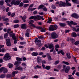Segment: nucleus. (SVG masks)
Returning a JSON list of instances; mask_svg holds the SVG:
<instances>
[{"label":"nucleus","instance_id":"79ce46f5","mask_svg":"<svg viewBox=\"0 0 79 79\" xmlns=\"http://www.w3.org/2000/svg\"><path fill=\"white\" fill-rule=\"evenodd\" d=\"M13 40H14V44H16V43H17V38L16 37L13 39Z\"/></svg>","mask_w":79,"mask_h":79},{"label":"nucleus","instance_id":"680f3d73","mask_svg":"<svg viewBox=\"0 0 79 79\" xmlns=\"http://www.w3.org/2000/svg\"><path fill=\"white\" fill-rule=\"evenodd\" d=\"M9 10H10V8L9 7H7L6 10V12H8L9 11Z\"/></svg>","mask_w":79,"mask_h":79},{"label":"nucleus","instance_id":"a19ab883","mask_svg":"<svg viewBox=\"0 0 79 79\" xmlns=\"http://www.w3.org/2000/svg\"><path fill=\"white\" fill-rule=\"evenodd\" d=\"M19 27V24H15L14 26V28H18Z\"/></svg>","mask_w":79,"mask_h":79},{"label":"nucleus","instance_id":"5701e85b","mask_svg":"<svg viewBox=\"0 0 79 79\" xmlns=\"http://www.w3.org/2000/svg\"><path fill=\"white\" fill-rule=\"evenodd\" d=\"M48 48H49V49H51V48H54L53 47H54L53 44H52V43H51L50 44H49L48 45Z\"/></svg>","mask_w":79,"mask_h":79},{"label":"nucleus","instance_id":"f704fd0d","mask_svg":"<svg viewBox=\"0 0 79 79\" xmlns=\"http://www.w3.org/2000/svg\"><path fill=\"white\" fill-rule=\"evenodd\" d=\"M5 17H6V16L5 15H0V21L2 19H3L4 18H5Z\"/></svg>","mask_w":79,"mask_h":79},{"label":"nucleus","instance_id":"3c124183","mask_svg":"<svg viewBox=\"0 0 79 79\" xmlns=\"http://www.w3.org/2000/svg\"><path fill=\"white\" fill-rule=\"evenodd\" d=\"M79 44V41H77L76 42H75L74 43V44L75 45H77Z\"/></svg>","mask_w":79,"mask_h":79},{"label":"nucleus","instance_id":"774afa93","mask_svg":"<svg viewBox=\"0 0 79 79\" xmlns=\"http://www.w3.org/2000/svg\"><path fill=\"white\" fill-rule=\"evenodd\" d=\"M69 31H70L69 30H66L65 31V33H69Z\"/></svg>","mask_w":79,"mask_h":79},{"label":"nucleus","instance_id":"c85d7f7f","mask_svg":"<svg viewBox=\"0 0 79 79\" xmlns=\"http://www.w3.org/2000/svg\"><path fill=\"white\" fill-rule=\"evenodd\" d=\"M52 26L54 29H55V30H56V29H58V26H57L56 25L54 24L52 25Z\"/></svg>","mask_w":79,"mask_h":79},{"label":"nucleus","instance_id":"864d4df0","mask_svg":"<svg viewBox=\"0 0 79 79\" xmlns=\"http://www.w3.org/2000/svg\"><path fill=\"white\" fill-rule=\"evenodd\" d=\"M3 70H4V68L3 67L1 68L0 69V73H2L3 71Z\"/></svg>","mask_w":79,"mask_h":79},{"label":"nucleus","instance_id":"a211bd4d","mask_svg":"<svg viewBox=\"0 0 79 79\" xmlns=\"http://www.w3.org/2000/svg\"><path fill=\"white\" fill-rule=\"evenodd\" d=\"M9 35L10 37H12V39H14L16 38V36L15 35V33H13L12 34H9Z\"/></svg>","mask_w":79,"mask_h":79},{"label":"nucleus","instance_id":"412c9836","mask_svg":"<svg viewBox=\"0 0 79 79\" xmlns=\"http://www.w3.org/2000/svg\"><path fill=\"white\" fill-rule=\"evenodd\" d=\"M49 30L50 31H55V29H54L52 25H51L49 27Z\"/></svg>","mask_w":79,"mask_h":79},{"label":"nucleus","instance_id":"f03ea898","mask_svg":"<svg viewBox=\"0 0 79 79\" xmlns=\"http://www.w3.org/2000/svg\"><path fill=\"white\" fill-rule=\"evenodd\" d=\"M51 36L52 39H55L58 38V36L57 34L55 32H53L51 34Z\"/></svg>","mask_w":79,"mask_h":79},{"label":"nucleus","instance_id":"473e14b6","mask_svg":"<svg viewBox=\"0 0 79 79\" xmlns=\"http://www.w3.org/2000/svg\"><path fill=\"white\" fill-rule=\"evenodd\" d=\"M70 42L72 44H73V43H74V42H75V40H74V39L73 38H71L70 39Z\"/></svg>","mask_w":79,"mask_h":79},{"label":"nucleus","instance_id":"f257e3e1","mask_svg":"<svg viewBox=\"0 0 79 79\" xmlns=\"http://www.w3.org/2000/svg\"><path fill=\"white\" fill-rule=\"evenodd\" d=\"M10 58H11V56H10V54L8 53H6L3 58V60L5 61H8Z\"/></svg>","mask_w":79,"mask_h":79},{"label":"nucleus","instance_id":"37998d69","mask_svg":"<svg viewBox=\"0 0 79 79\" xmlns=\"http://www.w3.org/2000/svg\"><path fill=\"white\" fill-rule=\"evenodd\" d=\"M23 5H24V3L23 2H21L19 4V7H22L23 6Z\"/></svg>","mask_w":79,"mask_h":79},{"label":"nucleus","instance_id":"cd10ccee","mask_svg":"<svg viewBox=\"0 0 79 79\" xmlns=\"http://www.w3.org/2000/svg\"><path fill=\"white\" fill-rule=\"evenodd\" d=\"M72 36L73 37L76 38L77 37V34L75 32H73L72 34Z\"/></svg>","mask_w":79,"mask_h":79},{"label":"nucleus","instance_id":"a878e982","mask_svg":"<svg viewBox=\"0 0 79 79\" xmlns=\"http://www.w3.org/2000/svg\"><path fill=\"white\" fill-rule=\"evenodd\" d=\"M66 55L68 59H70V58H71V55L70 54V53H69L67 52L66 53Z\"/></svg>","mask_w":79,"mask_h":79},{"label":"nucleus","instance_id":"de8ad7c7","mask_svg":"<svg viewBox=\"0 0 79 79\" xmlns=\"http://www.w3.org/2000/svg\"><path fill=\"white\" fill-rule=\"evenodd\" d=\"M23 2L24 3H28L29 2V1L28 0H23Z\"/></svg>","mask_w":79,"mask_h":79},{"label":"nucleus","instance_id":"b1692460","mask_svg":"<svg viewBox=\"0 0 79 79\" xmlns=\"http://www.w3.org/2000/svg\"><path fill=\"white\" fill-rule=\"evenodd\" d=\"M59 25L60 27H64V26H66V23H60Z\"/></svg>","mask_w":79,"mask_h":79},{"label":"nucleus","instance_id":"4c0bfd02","mask_svg":"<svg viewBox=\"0 0 79 79\" xmlns=\"http://www.w3.org/2000/svg\"><path fill=\"white\" fill-rule=\"evenodd\" d=\"M61 67H62V65L61 64H59L57 65V68L58 69H61Z\"/></svg>","mask_w":79,"mask_h":79},{"label":"nucleus","instance_id":"a18cd8bd","mask_svg":"<svg viewBox=\"0 0 79 79\" xmlns=\"http://www.w3.org/2000/svg\"><path fill=\"white\" fill-rule=\"evenodd\" d=\"M5 77V75L4 74H2L0 75V78H4Z\"/></svg>","mask_w":79,"mask_h":79},{"label":"nucleus","instance_id":"20e7f679","mask_svg":"<svg viewBox=\"0 0 79 79\" xmlns=\"http://www.w3.org/2000/svg\"><path fill=\"white\" fill-rule=\"evenodd\" d=\"M65 5H66V3L64 2H63L62 1H60V4H59V7H65L66 6Z\"/></svg>","mask_w":79,"mask_h":79},{"label":"nucleus","instance_id":"c756f323","mask_svg":"<svg viewBox=\"0 0 79 79\" xmlns=\"http://www.w3.org/2000/svg\"><path fill=\"white\" fill-rule=\"evenodd\" d=\"M8 65L9 68H12L13 67V64L10 63L8 64Z\"/></svg>","mask_w":79,"mask_h":79},{"label":"nucleus","instance_id":"6ab92c4d","mask_svg":"<svg viewBox=\"0 0 79 79\" xmlns=\"http://www.w3.org/2000/svg\"><path fill=\"white\" fill-rule=\"evenodd\" d=\"M39 55V53L37 52H34L31 53V55L33 56H37Z\"/></svg>","mask_w":79,"mask_h":79},{"label":"nucleus","instance_id":"13d9d810","mask_svg":"<svg viewBox=\"0 0 79 79\" xmlns=\"http://www.w3.org/2000/svg\"><path fill=\"white\" fill-rule=\"evenodd\" d=\"M11 76V74H9L7 75V78H10Z\"/></svg>","mask_w":79,"mask_h":79},{"label":"nucleus","instance_id":"09e8293b","mask_svg":"<svg viewBox=\"0 0 79 79\" xmlns=\"http://www.w3.org/2000/svg\"><path fill=\"white\" fill-rule=\"evenodd\" d=\"M29 32H26V33H25V35L27 37H29Z\"/></svg>","mask_w":79,"mask_h":79},{"label":"nucleus","instance_id":"4468645a","mask_svg":"<svg viewBox=\"0 0 79 79\" xmlns=\"http://www.w3.org/2000/svg\"><path fill=\"white\" fill-rule=\"evenodd\" d=\"M36 60L37 63H41L42 61V57L40 56H37Z\"/></svg>","mask_w":79,"mask_h":79},{"label":"nucleus","instance_id":"c9c22d12","mask_svg":"<svg viewBox=\"0 0 79 79\" xmlns=\"http://www.w3.org/2000/svg\"><path fill=\"white\" fill-rule=\"evenodd\" d=\"M11 5H15V0H12L10 2Z\"/></svg>","mask_w":79,"mask_h":79},{"label":"nucleus","instance_id":"7c9ffc66","mask_svg":"<svg viewBox=\"0 0 79 79\" xmlns=\"http://www.w3.org/2000/svg\"><path fill=\"white\" fill-rule=\"evenodd\" d=\"M66 5H65V6H71V4L69 3V2H66Z\"/></svg>","mask_w":79,"mask_h":79},{"label":"nucleus","instance_id":"39448f33","mask_svg":"<svg viewBox=\"0 0 79 79\" xmlns=\"http://www.w3.org/2000/svg\"><path fill=\"white\" fill-rule=\"evenodd\" d=\"M36 28L37 29H39V30L40 29H41L40 32H45L46 31V30H45V28H43L42 27H41L40 26H39V27L38 26V27H36Z\"/></svg>","mask_w":79,"mask_h":79},{"label":"nucleus","instance_id":"9b49d317","mask_svg":"<svg viewBox=\"0 0 79 79\" xmlns=\"http://www.w3.org/2000/svg\"><path fill=\"white\" fill-rule=\"evenodd\" d=\"M21 63V62H18L17 61H16L14 63V65H16V68H17L20 65V64Z\"/></svg>","mask_w":79,"mask_h":79},{"label":"nucleus","instance_id":"393cba45","mask_svg":"<svg viewBox=\"0 0 79 79\" xmlns=\"http://www.w3.org/2000/svg\"><path fill=\"white\" fill-rule=\"evenodd\" d=\"M16 60L19 61V62H20V61H23V59L22 58H19V57H17L16 58Z\"/></svg>","mask_w":79,"mask_h":79},{"label":"nucleus","instance_id":"aec40b11","mask_svg":"<svg viewBox=\"0 0 79 79\" xmlns=\"http://www.w3.org/2000/svg\"><path fill=\"white\" fill-rule=\"evenodd\" d=\"M45 7V6L43 4H41L38 7V10H39L40 9H43Z\"/></svg>","mask_w":79,"mask_h":79},{"label":"nucleus","instance_id":"bf43d9fd","mask_svg":"<svg viewBox=\"0 0 79 79\" xmlns=\"http://www.w3.org/2000/svg\"><path fill=\"white\" fill-rule=\"evenodd\" d=\"M3 19V21H6L8 20V18H4L3 19Z\"/></svg>","mask_w":79,"mask_h":79},{"label":"nucleus","instance_id":"6e6d98bb","mask_svg":"<svg viewBox=\"0 0 79 79\" xmlns=\"http://www.w3.org/2000/svg\"><path fill=\"white\" fill-rule=\"evenodd\" d=\"M11 31V29L10 28H8L7 29V33H8V34H9V33H10V32Z\"/></svg>","mask_w":79,"mask_h":79},{"label":"nucleus","instance_id":"f3484780","mask_svg":"<svg viewBox=\"0 0 79 79\" xmlns=\"http://www.w3.org/2000/svg\"><path fill=\"white\" fill-rule=\"evenodd\" d=\"M70 70V67L68 66L66 68L65 71V73H68Z\"/></svg>","mask_w":79,"mask_h":79},{"label":"nucleus","instance_id":"338daca9","mask_svg":"<svg viewBox=\"0 0 79 79\" xmlns=\"http://www.w3.org/2000/svg\"><path fill=\"white\" fill-rule=\"evenodd\" d=\"M25 78H26V76H22L20 77L21 79H25Z\"/></svg>","mask_w":79,"mask_h":79},{"label":"nucleus","instance_id":"1a4fd4ad","mask_svg":"<svg viewBox=\"0 0 79 79\" xmlns=\"http://www.w3.org/2000/svg\"><path fill=\"white\" fill-rule=\"evenodd\" d=\"M36 45L37 46L38 48H40L42 46V44H41V40H39L37 41V43H36Z\"/></svg>","mask_w":79,"mask_h":79},{"label":"nucleus","instance_id":"0e129e2a","mask_svg":"<svg viewBox=\"0 0 79 79\" xmlns=\"http://www.w3.org/2000/svg\"><path fill=\"white\" fill-rule=\"evenodd\" d=\"M15 13H13L11 14L10 16L11 18H13V17H14V16H15Z\"/></svg>","mask_w":79,"mask_h":79},{"label":"nucleus","instance_id":"ea45409f","mask_svg":"<svg viewBox=\"0 0 79 79\" xmlns=\"http://www.w3.org/2000/svg\"><path fill=\"white\" fill-rule=\"evenodd\" d=\"M3 73H4V74H6L7 72H8V70H7V69H6L4 68V70L3 71Z\"/></svg>","mask_w":79,"mask_h":79},{"label":"nucleus","instance_id":"6e6552de","mask_svg":"<svg viewBox=\"0 0 79 79\" xmlns=\"http://www.w3.org/2000/svg\"><path fill=\"white\" fill-rule=\"evenodd\" d=\"M71 16L76 19H78V18H79V15L75 13L72 14L71 15Z\"/></svg>","mask_w":79,"mask_h":79},{"label":"nucleus","instance_id":"2f4dec72","mask_svg":"<svg viewBox=\"0 0 79 79\" xmlns=\"http://www.w3.org/2000/svg\"><path fill=\"white\" fill-rule=\"evenodd\" d=\"M8 34L7 33H6L4 34V39H6V38H8Z\"/></svg>","mask_w":79,"mask_h":79},{"label":"nucleus","instance_id":"5fc2aeb1","mask_svg":"<svg viewBox=\"0 0 79 79\" xmlns=\"http://www.w3.org/2000/svg\"><path fill=\"white\" fill-rule=\"evenodd\" d=\"M67 23H68V25H69L70 27H71V25L69 21H67Z\"/></svg>","mask_w":79,"mask_h":79},{"label":"nucleus","instance_id":"423d86ee","mask_svg":"<svg viewBox=\"0 0 79 79\" xmlns=\"http://www.w3.org/2000/svg\"><path fill=\"white\" fill-rule=\"evenodd\" d=\"M34 21L33 20H31L30 21L28 22V23L29 24H31L30 26H32V27H33L34 28H36L37 27L35 26L34 24H33L32 23H34Z\"/></svg>","mask_w":79,"mask_h":79},{"label":"nucleus","instance_id":"c03bdc74","mask_svg":"<svg viewBox=\"0 0 79 79\" xmlns=\"http://www.w3.org/2000/svg\"><path fill=\"white\" fill-rule=\"evenodd\" d=\"M47 56H48V60H51L52 56H51L50 55V54H48Z\"/></svg>","mask_w":79,"mask_h":79},{"label":"nucleus","instance_id":"e433bc0d","mask_svg":"<svg viewBox=\"0 0 79 79\" xmlns=\"http://www.w3.org/2000/svg\"><path fill=\"white\" fill-rule=\"evenodd\" d=\"M45 69H47V70H50V66L48 65L47 66L45 67Z\"/></svg>","mask_w":79,"mask_h":79},{"label":"nucleus","instance_id":"4d7b16f0","mask_svg":"<svg viewBox=\"0 0 79 79\" xmlns=\"http://www.w3.org/2000/svg\"><path fill=\"white\" fill-rule=\"evenodd\" d=\"M52 9H56V6L54 5H52Z\"/></svg>","mask_w":79,"mask_h":79},{"label":"nucleus","instance_id":"69168bd1","mask_svg":"<svg viewBox=\"0 0 79 79\" xmlns=\"http://www.w3.org/2000/svg\"><path fill=\"white\" fill-rule=\"evenodd\" d=\"M19 23V20L16 19L14 20L15 23Z\"/></svg>","mask_w":79,"mask_h":79},{"label":"nucleus","instance_id":"58836bf2","mask_svg":"<svg viewBox=\"0 0 79 79\" xmlns=\"http://www.w3.org/2000/svg\"><path fill=\"white\" fill-rule=\"evenodd\" d=\"M3 4H4V1L3 0L0 1V5L2 6V5H3Z\"/></svg>","mask_w":79,"mask_h":79},{"label":"nucleus","instance_id":"603ef678","mask_svg":"<svg viewBox=\"0 0 79 79\" xmlns=\"http://www.w3.org/2000/svg\"><path fill=\"white\" fill-rule=\"evenodd\" d=\"M29 4H25L23 6V7L24 8H26V7H27V6H29Z\"/></svg>","mask_w":79,"mask_h":79},{"label":"nucleus","instance_id":"2eb2a0df","mask_svg":"<svg viewBox=\"0 0 79 79\" xmlns=\"http://www.w3.org/2000/svg\"><path fill=\"white\" fill-rule=\"evenodd\" d=\"M21 2V0H15V6H17V5H19Z\"/></svg>","mask_w":79,"mask_h":79},{"label":"nucleus","instance_id":"052dcab7","mask_svg":"<svg viewBox=\"0 0 79 79\" xmlns=\"http://www.w3.org/2000/svg\"><path fill=\"white\" fill-rule=\"evenodd\" d=\"M26 16H24L22 17V19L23 20H24V19H26Z\"/></svg>","mask_w":79,"mask_h":79},{"label":"nucleus","instance_id":"e2e57ef3","mask_svg":"<svg viewBox=\"0 0 79 79\" xmlns=\"http://www.w3.org/2000/svg\"><path fill=\"white\" fill-rule=\"evenodd\" d=\"M36 67L37 68H39V69H41V66L39 65L36 66Z\"/></svg>","mask_w":79,"mask_h":79},{"label":"nucleus","instance_id":"9d476101","mask_svg":"<svg viewBox=\"0 0 79 79\" xmlns=\"http://www.w3.org/2000/svg\"><path fill=\"white\" fill-rule=\"evenodd\" d=\"M15 70L16 71H23V67L19 66V67H16L15 69Z\"/></svg>","mask_w":79,"mask_h":79},{"label":"nucleus","instance_id":"0eeeda50","mask_svg":"<svg viewBox=\"0 0 79 79\" xmlns=\"http://www.w3.org/2000/svg\"><path fill=\"white\" fill-rule=\"evenodd\" d=\"M55 50H56V52H57L58 54H60V53H61V54L62 55H64V53L63 52V50H59H59H58V49H57V48H55Z\"/></svg>","mask_w":79,"mask_h":79},{"label":"nucleus","instance_id":"8fccbe9b","mask_svg":"<svg viewBox=\"0 0 79 79\" xmlns=\"http://www.w3.org/2000/svg\"><path fill=\"white\" fill-rule=\"evenodd\" d=\"M59 63H60L59 60H56L54 64L55 65H56L57 64H58Z\"/></svg>","mask_w":79,"mask_h":79},{"label":"nucleus","instance_id":"7ed1b4c3","mask_svg":"<svg viewBox=\"0 0 79 79\" xmlns=\"http://www.w3.org/2000/svg\"><path fill=\"white\" fill-rule=\"evenodd\" d=\"M6 44L8 46V47H10L11 45V41H10V39H7L6 40Z\"/></svg>","mask_w":79,"mask_h":79},{"label":"nucleus","instance_id":"dca6fc26","mask_svg":"<svg viewBox=\"0 0 79 79\" xmlns=\"http://www.w3.org/2000/svg\"><path fill=\"white\" fill-rule=\"evenodd\" d=\"M26 23L23 24L21 25V27L23 29H26L27 27H26Z\"/></svg>","mask_w":79,"mask_h":79},{"label":"nucleus","instance_id":"f8f14e48","mask_svg":"<svg viewBox=\"0 0 79 79\" xmlns=\"http://www.w3.org/2000/svg\"><path fill=\"white\" fill-rule=\"evenodd\" d=\"M42 16L40 15H37L35 16V21H40L41 20Z\"/></svg>","mask_w":79,"mask_h":79},{"label":"nucleus","instance_id":"49530a36","mask_svg":"<svg viewBox=\"0 0 79 79\" xmlns=\"http://www.w3.org/2000/svg\"><path fill=\"white\" fill-rule=\"evenodd\" d=\"M62 63L64 64H66L67 65H69V63L68 62H65L64 61H63Z\"/></svg>","mask_w":79,"mask_h":79},{"label":"nucleus","instance_id":"72a5a7b5","mask_svg":"<svg viewBox=\"0 0 79 79\" xmlns=\"http://www.w3.org/2000/svg\"><path fill=\"white\" fill-rule=\"evenodd\" d=\"M26 42L24 41H22L20 42V45H26Z\"/></svg>","mask_w":79,"mask_h":79},{"label":"nucleus","instance_id":"bb28decb","mask_svg":"<svg viewBox=\"0 0 79 79\" xmlns=\"http://www.w3.org/2000/svg\"><path fill=\"white\" fill-rule=\"evenodd\" d=\"M34 19L35 21V16L34 15L31 16L29 18V19Z\"/></svg>","mask_w":79,"mask_h":79},{"label":"nucleus","instance_id":"4be33fe9","mask_svg":"<svg viewBox=\"0 0 79 79\" xmlns=\"http://www.w3.org/2000/svg\"><path fill=\"white\" fill-rule=\"evenodd\" d=\"M12 77H15V74H16L18 73V71H14L12 73Z\"/></svg>","mask_w":79,"mask_h":79},{"label":"nucleus","instance_id":"ddd939ff","mask_svg":"<svg viewBox=\"0 0 79 79\" xmlns=\"http://www.w3.org/2000/svg\"><path fill=\"white\" fill-rule=\"evenodd\" d=\"M36 9H37V8L36 7L32 8L31 7H29L28 8L27 11L28 12H30V11H31V12H32L33 11L35 10Z\"/></svg>","mask_w":79,"mask_h":79}]
</instances>
